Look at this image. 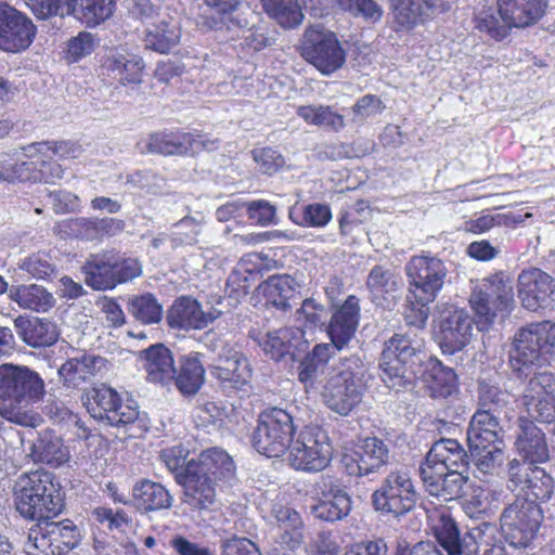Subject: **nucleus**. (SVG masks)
<instances>
[{
	"label": "nucleus",
	"instance_id": "a878e982",
	"mask_svg": "<svg viewBox=\"0 0 555 555\" xmlns=\"http://www.w3.org/2000/svg\"><path fill=\"white\" fill-rule=\"evenodd\" d=\"M552 278L540 269L522 271L518 276V293L522 306L531 311L544 307L554 287Z\"/></svg>",
	"mask_w": 555,
	"mask_h": 555
},
{
	"label": "nucleus",
	"instance_id": "2eb2a0df",
	"mask_svg": "<svg viewBox=\"0 0 555 555\" xmlns=\"http://www.w3.org/2000/svg\"><path fill=\"white\" fill-rule=\"evenodd\" d=\"M410 283V295L425 302H434L442 291L448 268L438 257L429 255L414 256L405 267Z\"/></svg>",
	"mask_w": 555,
	"mask_h": 555
},
{
	"label": "nucleus",
	"instance_id": "1a4fd4ad",
	"mask_svg": "<svg viewBox=\"0 0 555 555\" xmlns=\"http://www.w3.org/2000/svg\"><path fill=\"white\" fill-rule=\"evenodd\" d=\"M333 450L324 428L318 425H306L292 440L288 462L296 470L319 473L331 464Z\"/></svg>",
	"mask_w": 555,
	"mask_h": 555
},
{
	"label": "nucleus",
	"instance_id": "e2e57ef3",
	"mask_svg": "<svg viewBox=\"0 0 555 555\" xmlns=\"http://www.w3.org/2000/svg\"><path fill=\"white\" fill-rule=\"evenodd\" d=\"M337 10L353 17L377 22L383 16V9L374 0H335Z\"/></svg>",
	"mask_w": 555,
	"mask_h": 555
},
{
	"label": "nucleus",
	"instance_id": "5fc2aeb1",
	"mask_svg": "<svg viewBox=\"0 0 555 555\" xmlns=\"http://www.w3.org/2000/svg\"><path fill=\"white\" fill-rule=\"evenodd\" d=\"M504 444L482 446L478 450H469L478 478L495 475L504 462Z\"/></svg>",
	"mask_w": 555,
	"mask_h": 555
},
{
	"label": "nucleus",
	"instance_id": "dca6fc26",
	"mask_svg": "<svg viewBox=\"0 0 555 555\" xmlns=\"http://www.w3.org/2000/svg\"><path fill=\"white\" fill-rule=\"evenodd\" d=\"M28 158V160L22 162L13 158L0 162V180L53 183L55 180L62 179L64 172L62 166L52 160L48 153Z\"/></svg>",
	"mask_w": 555,
	"mask_h": 555
},
{
	"label": "nucleus",
	"instance_id": "ddd939ff",
	"mask_svg": "<svg viewBox=\"0 0 555 555\" xmlns=\"http://www.w3.org/2000/svg\"><path fill=\"white\" fill-rule=\"evenodd\" d=\"M543 515L537 502L517 499L501 515V529L513 547H527L534 538Z\"/></svg>",
	"mask_w": 555,
	"mask_h": 555
},
{
	"label": "nucleus",
	"instance_id": "c9c22d12",
	"mask_svg": "<svg viewBox=\"0 0 555 555\" xmlns=\"http://www.w3.org/2000/svg\"><path fill=\"white\" fill-rule=\"evenodd\" d=\"M336 351V348L331 344H317L301 360L298 367V379L304 384L307 392L319 389V375Z\"/></svg>",
	"mask_w": 555,
	"mask_h": 555
},
{
	"label": "nucleus",
	"instance_id": "58836bf2",
	"mask_svg": "<svg viewBox=\"0 0 555 555\" xmlns=\"http://www.w3.org/2000/svg\"><path fill=\"white\" fill-rule=\"evenodd\" d=\"M297 284L288 274L272 275L258 286V293L266 298L267 304L281 310L291 308Z\"/></svg>",
	"mask_w": 555,
	"mask_h": 555
},
{
	"label": "nucleus",
	"instance_id": "f704fd0d",
	"mask_svg": "<svg viewBox=\"0 0 555 555\" xmlns=\"http://www.w3.org/2000/svg\"><path fill=\"white\" fill-rule=\"evenodd\" d=\"M106 359L94 354H83L68 359L59 369L60 377L67 387H79L98 376L106 367Z\"/></svg>",
	"mask_w": 555,
	"mask_h": 555
},
{
	"label": "nucleus",
	"instance_id": "13d9d810",
	"mask_svg": "<svg viewBox=\"0 0 555 555\" xmlns=\"http://www.w3.org/2000/svg\"><path fill=\"white\" fill-rule=\"evenodd\" d=\"M26 157H35L37 154L51 153L60 159L77 158L81 155L82 149L72 141H42L29 144L24 147Z\"/></svg>",
	"mask_w": 555,
	"mask_h": 555
},
{
	"label": "nucleus",
	"instance_id": "e433bc0d",
	"mask_svg": "<svg viewBox=\"0 0 555 555\" xmlns=\"http://www.w3.org/2000/svg\"><path fill=\"white\" fill-rule=\"evenodd\" d=\"M302 339L304 332L299 327H282L268 332L258 343L266 354L280 361L292 356Z\"/></svg>",
	"mask_w": 555,
	"mask_h": 555
},
{
	"label": "nucleus",
	"instance_id": "2f4dec72",
	"mask_svg": "<svg viewBox=\"0 0 555 555\" xmlns=\"http://www.w3.org/2000/svg\"><path fill=\"white\" fill-rule=\"evenodd\" d=\"M393 21L410 29L443 10L442 0H391Z\"/></svg>",
	"mask_w": 555,
	"mask_h": 555
},
{
	"label": "nucleus",
	"instance_id": "f8f14e48",
	"mask_svg": "<svg viewBox=\"0 0 555 555\" xmlns=\"http://www.w3.org/2000/svg\"><path fill=\"white\" fill-rule=\"evenodd\" d=\"M417 499L418 494L411 473L404 467L391 470L372 494L376 511L392 514L396 517L411 512Z\"/></svg>",
	"mask_w": 555,
	"mask_h": 555
},
{
	"label": "nucleus",
	"instance_id": "4468645a",
	"mask_svg": "<svg viewBox=\"0 0 555 555\" xmlns=\"http://www.w3.org/2000/svg\"><path fill=\"white\" fill-rule=\"evenodd\" d=\"M81 399L91 417L111 426L132 424L139 416L134 401L121 402L118 392L105 385L91 388Z\"/></svg>",
	"mask_w": 555,
	"mask_h": 555
},
{
	"label": "nucleus",
	"instance_id": "20e7f679",
	"mask_svg": "<svg viewBox=\"0 0 555 555\" xmlns=\"http://www.w3.org/2000/svg\"><path fill=\"white\" fill-rule=\"evenodd\" d=\"M310 418V410L291 404L287 409L263 411L253 434V446L267 457H279L288 451L295 429Z\"/></svg>",
	"mask_w": 555,
	"mask_h": 555
},
{
	"label": "nucleus",
	"instance_id": "a19ab883",
	"mask_svg": "<svg viewBox=\"0 0 555 555\" xmlns=\"http://www.w3.org/2000/svg\"><path fill=\"white\" fill-rule=\"evenodd\" d=\"M87 285L94 289L115 287L113 254L91 255L82 266Z\"/></svg>",
	"mask_w": 555,
	"mask_h": 555
},
{
	"label": "nucleus",
	"instance_id": "f3484780",
	"mask_svg": "<svg viewBox=\"0 0 555 555\" xmlns=\"http://www.w3.org/2000/svg\"><path fill=\"white\" fill-rule=\"evenodd\" d=\"M311 514L324 521L334 522L348 516L351 509V499L338 481L322 475L315 483Z\"/></svg>",
	"mask_w": 555,
	"mask_h": 555
},
{
	"label": "nucleus",
	"instance_id": "c85d7f7f",
	"mask_svg": "<svg viewBox=\"0 0 555 555\" xmlns=\"http://www.w3.org/2000/svg\"><path fill=\"white\" fill-rule=\"evenodd\" d=\"M467 442L469 450H478L482 446H503L502 427L498 415L490 410L476 411L467 428Z\"/></svg>",
	"mask_w": 555,
	"mask_h": 555
},
{
	"label": "nucleus",
	"instance_id": "f257e3e1",
	"mask_svg": "<svg viewBox=\"0 0 555 555\" xmlns=\"http://www.w3.org/2000/svg\"><path fill=\"white\" fill-rule=\"evenodd\" d=\"M555 351V323H530L514 336L509 363L519 377L529 378L519 406L538 418L555 415V372L546 366L547 354Z\"/></svg>",
	"mask_w": 555,
	"mask_h": 555
},
{
	"label": "nucleus",
	"instance_id": "7ed1b4c3",
	"mask_svg": "<svg viewBox=\"0 0 555 555\" xmlns=\"http://www.w3.org/2000/svg\"><path fill=\"white\" fill-rule=\"evenodd\" d=\"M431 531L448 555H506L495 526L483 524L461 537L455 520L442 512L431 517Z\"/></svg>",
	"mask_w": 555,
	"mask_h": 555
},
{
	"label": "nucleus",
	"instance_id": "39448f33",
	"mask_svg": "<svg viewBox=\"0 0 555 555\" xmlns=\"http://www.w3.org/2000/svg\"><path fill=\"white\" fill-rule=\"evenodd\" d=\"M13 491L16 509L25 518H51L63 509L60 486L47 470L22 474L16 479Z\"/></svg>",
	"mask_w": 555,
	"mask_h": 555
},
{
	"label": "nucleus",
	"instance_id": "3c124183",
	"mask_svg": "<svg viewBox=\"0 0 555 555\" xmlns=\"http://www.w3.org/2000/svg\"><path fill=\"white\" fill-rule=\"evenodd\" d=\"M31 456L35 462L57 467L67 461L68 452L59 437L44 433L34 443Z\"/></svg>",
	"mask_w": 555,
	"mask_h": 555
},
{
	"label": "nucleus",
	"instance_id": "680f3d73",
	"mask_svg": "<svg viewBox=\"0 0 555 555\" xmlns=\"http://www.w3.org/2000/svg\"><path fill=\"white\" fill-rule=\"evenodd\" d=\"M20 269L26 271L31 278L37 280H47L51 278L56 270V266L49 253L38 251L31 254L21 261Z\"/></svg>",
	"mask_w": 555,
	"mask_h": 555
},
{
	"label": "nucleus",
	"instance_id": "37998d69",
	"mask_svg": "<svg viewBox=\"0 0 555 555\" xmlns=\"http://www.w3.org/2000/svg\"><path fill=\"white\" fill-rule=\"evenodd\" d=\"M424 379L433 397H450L457 387V377L454 371L436 358L428 360Z\"/></svg>",
	"mask_w": 555,
	"mask_h": 555
},
{
	"label": "nucleus",
	"instance_id": "c03bdc74",
	"mask_svg": "<svg viewBox=\"0 0 555 555\" xmlns=\"http://www.w3.org/2000/svg\"><path fill=\"white\" fill-rule=\"evenodd\" d=\"M205 370L197 353L181 357L180 367L175 374V383L184 395L196 393L204 383Z\"/></svg>",
	"mask_w": 555,
	"mask_h": 555
},
{
	"label": "nucleus",
	"instance_id": "0e129e2a",
	"mask_svg": "<svg viewBox=\"0 0 555 555\" xmlns=\"http://www.w3.org/2000/svg\"><path fill=\"white\" fill-rule=\"evenodd\" d=\"M525 496L532 501H547L553 493V479L544 469L534 466L531 473V480L524 490Z\"/></svg>",
	"mask_w": 555,
	"mask_h": 555
},
{
	"label": "nucleus",
	"instance_id": "4d7b16f0",
	"mask_svg": "<svg viewBox=\"0 0 555 555\" xmlns=\"http://www.w3.org/2000/svg\"><path fill=\"white\" fill-rule=\"evenodd\" d=\"M47 529L55 555H62L64 552L75 547L77 543L76 528L68 519L63 521H50L47 519Z\"/></svg>",
	"mask_w": 555,
	"mask_h": 555
},
{
	"label": "nucleus",
	"instance_id": "052dcab7",
	"mask_svg": "<svg viewBox=\"0 0 555 555\" xmlns=\"http://www.w3.org/2000/svg\"><path fill=\"white\" fill-rule=\"evenodd\" d=\"M47 519L43 518L29 529L24 550L26 555H55L48 533Z\"/></svg>",
	"mask_w": 555,
	"mask_h": 555
},
{
	"label": "nucleus",
	"instance_id": "72a5a7b5",
	"mask_svg": "<svg viewBox=\"0 0 555 555\" xmlns=\"http://www.w3.org/2000/svg\"><path fill=\"white\" fill-rule=\"evenodd\" d=\"M144 67L145 64L141 56L120 51H111L102 64L107 76L118 80L121 85L140 83Z\"/></svg>",
	"mask_w": 555,
	"mask_h": 555
},
{
	"label": "nucleus",
	"instance_id": "6e6552de",
	"mask_svg": "<svg viewBox=\"0 0 555 555\" xmlns=\"http://www.w3.org/2000/svg\"><path fill=\"white\" fill-rule=\"evenodd\" d=\"M424 341L416 334H395L385 345L379 366L382 379L390 389L411 384L416 375L415 365L420 362Z\"/></svg>",
	"mask_w": 555,
	"mask_h": 555
},
{
	"label": "nucleus",
	"instance_id": "393cba45",
	"mask_svg": "<svg viewBox=\"0 0 555 555\" xmlns=\"http://www.w3.org/2000/svg\"><path fill=\"white\" fill-rule=\"evenodd\" d=\"M216 141H205L191 133H153L150 135L146 150L163 155L195 154L203 150L216 149Z\"/></svg>",
	"mask_w": 555,
	"mask_h": 555
},
{
	"label": "nucleus",
	"instance_id": "6ab92c4d",
	"mask_svg": "<svg viewBox=\"0 0 555 555\" xmlns=\"http://www.w3.org/2000/svg\"><path fill=\"white\" fill-rule=\"evenodd\" d=\"M437 338L444 353L462 350L473 336V320L461 308L448 307L440 315Z\"/></svg>",
	"mask_w": 555,
	"mask_h": 555
},
{
	"label": "nucleus",
	"instance_id": "a18cd8bd",
	"mask_svg": "<svg viewBox=\"0 0 555 555\" xmlns=\"http://www.w3.org/2000/svg\"><path fill=\"white\" fill-rule=\"evenodd\" d=\"M133 496L140 508L144 511H160L172 505V496L158 482L142 480L133 488Z\"/></svg>",
	"mask_w": 555,
	"mask_h": 555
},
{
	"label": "nucleus",
	"instance_id": "7c9ffc66",
	"mask_svg": "<svg viewBox=\"0 0 555 555\" xmlns=\"http://www.w3.org/2000/svg\"><path fill=\"white\" fill-rule=\"evenodd\" d=\"M501 18L508 27H527L545 13L546 0H498Z\"/></svg>",
	"mask_w": 555,
	"mask_h": 555
},
{
	"label": "nucleus",
	"instance_id": "ea45409f",
	"mask_svg": "<svg viewBox=\"0 0 555 555\" xmlns=\"http://www.w3.org/2000/svg\"><path fill=\"white\" fill-rule=\"evenodd\" d=\"M9 297L22 309L37 312H47L55 306L52 293L38 284L11 286Z\"/></svg>",
	"mask_w": 555,
	"mask_h": 555
},
{
	"label": "nucleus",
	"instance_id": "8fccbe9b",
	"mask_svg": "<svg viewBox=\"0 0 555 555\" xmlns=\"http://www.w3.org/2000/svg\"><path fill=\"white\" fill-rule=\"evenodd\" d=\"M261 4L267 15L283 28H295L304 21L298 0H261Z\"/></svg>",
	"mask_w": 555,
	"mask_h": 555
},
{
	"label": "nucleus",
	"instance_id": "cd10ccee",
	"mask_svg": "<svg viewBox=\"0 0 555 555\" xmlns=\"http://www.w3.org/2000/svg\"><path fill=\"white\" fill-rule=\"evenodd\" d=\"M204 476H210L217 482H225L234 477L235 466L232 457L222 449L214 447L199 453L197 459L188 461L186 466Z\"/></svg>",
	"mask_w": 555,
	"mask_h": 555
},
{
	"label": "nucleus",
	"instance_id": "774afa93",
	"mask_svg": "<svg viewBox=\"0 0 555 555\" xmlns=\"http://www.w3.org/2000/svg\"><path fill=\"white\" fill-rule=\"evenodd\" d=\"M114 262V280L115 286L117 284L131 281L142 273V266L135 258H125L113 254Z\"/></svg>",
	"mask_w": 555,
	"mask_h": 555
},
{
	"label": "nucleus",
	"instance_id": "69168bd1",
	"mask_svg": "<svg viewBox=\"0 0 555 555\" xmlns=\"http://www.w3.org/2000/svg\"><path fill=\"white\" fill-rule=\"evenodd\" d=\"M530 212H526L524 216L520 215V220H516L514 216L509 215H498L495 217L490 215H483L476 219H472L465 222L464 229L475 234L483 233L496 224H505L515 227L518 222L524 223L525 219L531 218Z\"/></svg>",
	"mask_w": 555,
	"mask_h": 555
},
{
	"label": "nucleus",
	"instance_id": "4be33fe9",
	"mask_svg": "<svg viewBox=\"0 0 555 555\" xmlns=\"http://www.w3.org/2000/svg\"><path fill=\"white\" fill-rule=\"evenodd\" d=\"M360 322L359 299L350 295L337 307L326 326V334L337 351L343 350L353 338Z\"/></svg>",
	"mask_w": 555,
	"mask_h": 555
},
{
	"label": "nucleus",
	"instance_id": "0eeeda50",
	"mask_svg": "<svg viewBox=\"0 0 555 555\" xmlns=\"http://www.w3.org/2000/svg\"><path fill=\"white\" fill-rule=\"evenodd\" d=\"M364 373V364L359 356L341 359L321 390L326 406L340 415H348L362 401Z\"/></svg>",
	"mask_w": 555,
	"mask_h": 555
},
{
	"label": "nucleus",
	"instance_id": "f03ea898",
	"mask_svg": "<svg viewBox=\"0 0 555 555\" xmlns=\"http://www.w3.org/2000/svg\"><path fill=\"white\" fill-rule=\"evenodd\" d=\"M420 475L429 495L450 501L460 498L468 480V456L454 439H440L427 452Z\"/></svg>",
	"mask_w": 555,
	"mask_h": 555
},
{
	"label": "nucleus",
	"instance_id": "864d4df0",
	"mask_svg": "<svg viewBox=\"0 0 555 555\" xmlns=\"http://www.w3.org/2000/svg\"><path fill=\"white\" fill-rule=\"evenodd\" d=\"M128 311L135 320L143 324L158 323L163 318V306L151 293L130 297L128 300Z\"/></svg>",
	"mask_w": 555,
	"mask_h": 555
},
{
	"label": "nucleus",
	"instance_id": "4c0bfd02",
	"mask_svg": "<svg viewBox=\"0 0 555 555\" xmlns=\"http://www.w3.org/2000/svg\"><path fill=\"white\" fill-rule=\"evenodd\" d=\"M143 354L144 369L150 382L165 386L173 380L176 370L168 348L164 345H154L144 350Z\"/></svg>",
	"mask_w": 555,
	"mask_h": 555
},
{
	"label": "nucleus",
	"instance_id": "aec40b11",
	"mask_svg": "<svg viewBox=\"0 0 555 555\" xmlns=\"http://www.w3.org/2000/svg\"><path fill=\"white\" fill-rule=\"evenodd\" d=\"M177 482L183 487L184 502L191 508L199 512L218 509L217 493L220 485L210 476H204L185 467L184 472L177 474Z\"/></svg>",
	"mask_w": 555,
	"mask_h": 555
},
{
	"label": "nucleus",
	"instance_id": "a211bd4d",
	"mask_svg": "<svg viewBox=\"0 0 555 555\" xmlns=\"http://www.w3.org/2000/svg\"><path fill=\"white\" fill-rule=\"evenodd\" d=\"M36 26L25 14L0 2V49L20 52L27 49L35 36Z\"/></svg>",
	"mask_w": 555,
	"mask_h": 555
},
{
	"label": "nucleus",
	"instance_id": "9d476101",
	"mask_svg": "<svg viewBox=\"0 0 555 555\" xmlns=\"http://www.w3.org/2000/svg\"><path fill=\"white\" fill-rule=\"evenodd\" d=\"M300 54L324 76L343 68L347 60V51L337 35L322 25L306 28Z\"/></svg>",
	"mask_w": 555,
	"mask_h": 555
},
{
	"label": "nucleus",
	"instance_id": "5701e85b",
	"mask_svg": "<svg viewBox=\"0 0 555 555\" xmlns=\"http://www.w3.org/2000/svg\"><path fill=\"white\" fill-rule=\"evenodd\" d=\"M517 408L519 410L515 441L517 452L530 464L544 463L550 456L545 436L534 424L535 420L527 415L525 410L519 406V399H517Z\"/></svg>",
	"mask_w": 555,
	"mask_h": 555
},
{
	"label": "nucleus",
	"instance_id": "bf43d9fd",
	"mask_svg": "<svg viewBox=\"0 0 555 555\" xmlns=\"http://www.w3.org/2000/svg\"><path fill=\"white\" fill-rule=\"evenodd\" d=\"M25 3L37 18L46 20L52 15L75 13L78 0H25Z\"/></svg>",
	"mask_w": 555,
	"mask_h": 555
},
{
	"label": "nucleus",
	"instance_id": "bb28decb",
	"mask_svg": "<svg viewBox=\"0 0 555 555\" xmlns=\"http://www.w3.org/2000/svg\"><path fill=\"white\" fill-rule=\"evenodd\" d=\"M366 287L376 306L390 310L399 299L401 279L390 269L375 266L369 273Z\"/></svg>",
	"mask_w": 555,
	"mask_h": 555
},
{
	"label": "nucleus",
	"instance_id": "09e8293b",
	"mask_svg": "<svg viewBox=\"0 0 555 555\" xmlns=\"http://www.w3.org/2000/svg\"><path fill=\"white\" fill-rule=\"evenodd\" d=\"M261 260L262 256L258 253L247 254L242 258L227 280V291L230 296L240 298L248 293L250 279Z\"/></svg>",
	"mask_w": 555,
	"mask_h": 555
},
{
	"label": "nucleus",
	"instance_id": "423d86ee",
	"mask_svg": "<svg viewBox=\"0 0 555 555\" xmlns=\"http://www.w3.org/2000/svg\"><path fill=\"white\" fill-rule=\"evenodd\" d=\"M2 397L0 415L8 421L24 424L26 410L44 395L42 378L26 366L0 365Z\"/></svg>",
	"mask_w": 555,
	"mask_h": 555
},
{
	"label": "nucleus",
	"instance_id": "603ef678",
	"mask_svg": "<svg viewBox=\"0 0 555 555\" xmlns=\"http://www.w3.org/2000/svg\"><path fill=\"white\" fill-rule=\"evenodd\" d=\"M296 113L309 125L324 127L332 131H339L345 127L344 116L327 105H301L297 107Z\"/></svg>",
	"mask_w": 555,
	"mask_h": 555
},
{
	"label": "nucleus",
	"instance_id": "412c9836",
	"mask_svg": "<svg viewBox=\"0 0 555 555\" xmlns=\"http://www.w3.org/2000/svg\"><path fill=\"white\" fill-rule=\"evenodd\" d=\"M388 457L386 443L376 437H367L352 453L345 454L341 463L349 476H366L386 465Z\"/></svg>",
	"mask_w": 555,
	"mask_h": 555
},
{
	"label": "nucleus",
	"instance_id": "473e14b6",
	"mask_svg": "<svg viewBox=\"0 0 555 555\" xmlns=\"http://www.w3.org/2000/svg\"><path fill=\"white\" fill-rule=\"evenodd\" d=\"M275 519L279 527L280 546L274 547L271 555H294L293 551L302 542V521L300 515L289 507H279L274 509Z\"/></svg>",
	"mask_w": 555,
	"mask_h": 555
},
{
	"label": "nucleus",
	"instance_id": "b1692460",
	"mask_svg": "<svg viewBox=\"0 0 555 555\" xmlns=\"http://www.w3.org/2000/svg\"><path fill=\"white\" fill-rule=\"evenodd\" d=\"M210 373L220 382L229 383L233 387L246 385L253 375L248 359L228 344L222 345L217 363L211 366Z\"/></svg>",
	"mask_w": 555,
	"mask_h": 555
},
{
	"label": "nucleus",
	"instance_id": "c756f323",
	"mask_svg": "<svg viewBox=\"0 0 555 555\" xmlns=\"http://www.w3.org/2000/svg\"><path fill=\"white\" fill-rule=\"evenodd\" d=\"M220 312H204L199 304L190 297H181L175 301L168 312V324L172 328H204L208 326Z\"/></svg>",
	"mask_w": 555,
	"mask_h": 555
},
{
	"label": "nucleus",
	"instance_id": "79ce46f5",
	"mask_svg": "<svg viewBox=\"0 0 555 555\" xmlns=\"http://www.w3.org/2000/svg\"><path fill=\"white\" fill-rule=\"evenodd\" d=\"M17 334L31 347H46L53 345L57 339L55 325L38 318H17L14 321Z\"/></svg>",
	"mask_w": 555,
	"mask_h": 555
},
{
	"label": "nucleus",
	"instance_id": "338daca9",
	"mask_svg": "<svg viewBox=\"0 0 555 555\" xmlns=\"http://www.w3.org/2000/svg\"><path fill=\"white\" fill-rule=\"evenodd\" d=\"M493 501V493L488 487H474L463 508L469 517L479 518L490 512Z\"/></svg>",
	"mask_w": 555,
	"mask_h": 555
},
{
	"label": "nucleus",
	"instance_id": "6e6d98bb",
	"mask_svg": "<svg viewBox=\"0 0 555 555\" xmlns=\"http://www.w3.org/2000/svg\"><path fill=\"white\" fill-rule=\"evenodd\" d=\"M114 5L113 0H78L77 11L70 15H75L87 26L94 27L111 17Z\"/></svg>",
	"mask_w": 555,
	"mask_h": 555
},
{
	"label": "nucleus",
	"instance_id": "49530a36",
	"mask_svg": "<svg viewBox=\"0 0 555 555\" xmlns=\"http://www.w3.org/2000/svg\"><path fill=\"white\" fill-rule=\"evenodd\" d=\"M69 234L86 241L98 240L104 235H114L119 232L124 223L120 220L103 218L91 221L87 219H72L68 221Z\"/></svg>",
	"mask_w": 555,
	"mask_h": 555
},
{
	"label": "nucleus",
	"instance_id": "9b49d317",
	"mask_svg": "<svg viewBox=\"0 0 555 555\" xmlns=\"http://www.w3.org/2000/svg\"><path fill=\"white\" fill-rule=\"evenodd\" d=\"M469 304L483 325L492 323L498 314L507 315L514 307L512 281L504 273L482 279L473 288Z\"/></svg>",
	"mask_w": 555,
	"mask_h": 555
},
{
	"label": "nucleus",
	"instance_id": "de8ad7c7",
	"mask_svg": "<svg viewBox=\"0 0 555 555\" xmlns=\"http://www.w3.org/2000/svg\"><path fill=\"white\" fill-rule=\"evenodd\" d=\"M180 40V29L173 21H162L152 25L145 31L144 44L146 49L158 53H168Z\"/></svg>",
	"mask_w": 555,
	"mask_h": 555
}]
</instances>
